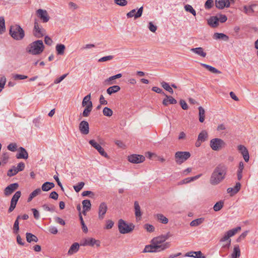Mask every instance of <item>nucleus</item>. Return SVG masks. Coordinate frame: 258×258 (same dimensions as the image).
<instances>
[{"mask_svg":"<svg viewBox=\"0 0 258 258\" xmlns=\"http://www.w3.org/2000/svg\"><path fill=\"white\" fill-rule=\"evenodd\" d=\"M113 55H108L103 56L98 59L99 62H104L112 60L113 58Z\"/></svg>","mask_w":258,"mask_h":258,"instance_id":"nucleus-54","label":"nucleus"},{"mask_svg":"<svg viewBox=\"0 0 258 258\" xmlns=\"http://www.w3.org/2000/svg\"><path fill=\"white\" fill-rule=\"evenodd\" d=\"M208 24L212 28L217 27L219 25V19L217 16H211L207 20Z\"/></svg>","mask_w":258,"mask_h":258,"instance_id":"nucleus-20","label":"nucleus"},{"mask_svg":"<svg viewBox=\"0 0 258 258\" xmlns=\"http://www.w3.org/2000/svg\"><path fill=\"white\" fill-rule=\"evenodd\" d=\"M240 249L238 244L234 245L233 250L231 254V258H238L240 256Z\"/></svg>","mask_w":258,"mask_h":258,"instance_id":"nucleus-28","label":"nucleus"},{"mask_svg":"<svg viewBox=\"0 0 258 258\" xmlns=\"http://www.w3.org/2000/svg\"><path fill=\"white\" fill-rule=\"evenodd\" d=\"M254 6H255V5H252L249 7L244 6L243 7V12L246 14L252 13L254 12L252 7Z\"/></svg>","mask_w":258,"mask_h":258,"instance_id":"nucleus-45","label":"nucleus"},{"mask_svg":"<svg viewBox=\"0 0 258 258\" xmlns=\"http://www.w3.org/2000/svg\"><path fill=\"white\" fill-rule=\"evenodd\" d=\"M18 173V170L16 169L15 166H13L12 168L9 169L7 172V175L9 177H12Z\"/></svg>","mask_w":258,"mask_h":258,"instance_id":"nucleus-47","label":"nucleus"},{"mask_svg":"<svg viewBox=\"0 0 258 258\" xmlns=\"http://www.w3.org/2000/svg\"><path fill=\"white\" fill-rule=\"evenodd\" d=\"M91 99V95L90 94L87 95L83 99L82 105L83 107L87 106H93L92 102L90 100Z\"/></svg>","mask_w":258,"mask_h":258,"instance_id":"nucleus-30","label":"nucleus"},{"mask_svg":"<svg viewBox=\"0 0 258 258\" xmlns=\"http://www.w3.org/2000/svg\"><path fill=\"white\" fill-rule=\"evenodd\" d=\"M56 51L58 55H63L64 53L66 47L62 44H57L55 47Z\"/></svg>","mask_w":258,"mask_h":258,"instance_id":"nucleus-37","label":"nucleus"},{"mask_svg":"<svg viewBox=\"0 0 258 258\" xmlns=\"http://www.w3.org/2000/svg\"><path fill=\"white\" fill-rule=\"evenodd\" d=\"M213 39L216 40L221 39L225 41L229 40V37L226 34L222 33H215L213 36Z\"/></svg>","mask_w":258,"mask_h":258,"instance_id":"nucleus-27","label":"nucleus"},{"mask_svg":"<svg viewBox=\"0 0 258 258\" xmlns=\"http://www.w3.org/2000/svg\"><path fill=\"white\" fill-rule=\"evenodd\" d=\"M17 159H26L28 158V154L26 150L23 147H20L19 149L18 153L16 155Z\"/></svg>","mask_w":258,"mask_h":258,"instance_id":"nucleus-21","label":"nucleus"},{"mask_svg":"<svg viewBox=\"0 0 258 258\" xmlns=\"http://www.w3.org/2000/svg\"><path fill=\"white\" fill-rule=\"evenodd\" d=\"M21 196V192L20 191H17L15 192V194L13 195L11 201L10 206L9 209V212H12L15 208H16L17 203L18 201V200L20 198Z\"/></svg>","mask_w":258,"mask_h":258,"instance_id":"nucleus-10","label":"nucleus"},{"mask_svg":"<svg viewBox=\"0 0 258 258\" xmlns=\"http://www.w3.org/2000/svg\"><path fill=\"white\" fill-rule=\"evenodd\" d=\"M114 3L120 6H125L127 4L126 0H114Z\"/></svg>","mask_w":258,"mask_h":258,"instance_id":"nucleus-62","label":"nucleus"},{"mask_svg":"<svg viewBox=\"0 0 258 258\" xmlns=\"http://www.w3.org/2000/svg\"><path fill=\"white\" fill-rule=\"evenodd\" d=\"M79 218H80V221H81V225H82V229H83V231L84 232L87 233L88 232V228L86 226V225L85 224V223L84 222L83 217H82V215L81 214L79 216Z\"/></svg>","mask_w":258,"mask_h":258,"instance_id":"nucleus-55","label":"nucleus"},{"mask_svg":"<svg viewBox=\"0 0 258 258\" xmlns=\"http://www.w3.org/2000/svg\"><path fill=\"white\" fill-rule=\"evenodd\" d=\"M151 243L154 244V246L159 249L160 251H163L170 246V242H165L161 235L153 238Z\"/></svg>","mask_w":258,"mask_h":258,"instance_id":"nucleus-4","label":"nucleus"},{"mask_svg":"<svg viewBox=\"0 0 258 258\" xmlns=\"http://www.w3.org/2000/svg\"><path fill=\"white\" fill-rule=\"evenodd\" d=\"M162 87L167 91L169 92L171 94L173 93V90L168 83L165 82H162L161 83Z\"/></svg>","mask_w":258,"mask_h":258,"instance_id":"nucleus-41","label":"nucleus"},{"mask_svg":"<svg viewBox=\"0 0 258 258\" xmlns=\"http://www.w3.org/2000/svg\"><path fill=\"white\" fill-rule=\"evenodd\" d=\"M244 169V164L241 161L239 163L238 168L237 171V179L240 180L242 178V171Z\"/></svg>","mask_w":258,"mask_h":258,"instance_id":"nucleus-35","label":"nucleus"},{"mask_svg":"<svg viewBox=\"0 0 258 258\" xmlns=\"http://www.w3.org/2000/svg\"><path fill=\"white\" fill-rule=\"evenodd\" d=\"M17 144L15 143L10 144L8 146V149L11 151L14 152L17 150Z\"/></svg>","mask_w":258,"mask_h":258,"instance_id":"nucleus-63","label":"nucleus"},{"mask_svg":"<svg viewBox=\"0 0 258 258\" xmlns=\"http://www.w3.org/2000/svg\"><path fill=\"white\" fill-rule=\"evenodd\" d=\"M100 241L98 240H96L95 239L93 238H88L85 239L82 245L83 246H93L94 245H96L97 246H100Z\"/></svg>","mask_w":258,"mask_h":258,"instance_id":"nucleus-19","label":"nucleus"},{"mask_svg":"<svg viewBox=\"0 0 258 258\" xmlns=\"http://www.w3.org/2000/svg\"><path fill=\"white\" fill-rule=\"evenodd\" d=\"M6 31L5 19L3 17H0V34H3Z\"/></svg>","mask_w":258,"mask_h":258,"instance_id":"nucleus-42","label":"nucleus"},{"mask_svg":"<svg viewBox=\"0 0 258 258\" xmlns=\"http://www.w3.org/2000/svg\"><path fill=\"white\" fill-rule=\"evenodd\" d=\"M145 158L143 155L133 154L128 157V160L133 163L138 164L143 162Z\"/></svg>","mask_w":258,"mask_h":258,"instance_id":"nucleus-13","label":"nucleus"},{"mask_svg":"<svg viewBox=\"0 0 258 258\" xmlns=\"http://www.w3.org/2000/svg\"><path fill=\"white\" fill-rule=\"evenodd\" d=\"M34 35L37 38L42 37L46 32L45 30L38 24L36 20L34 22Z\"/></svg>","mask_w":258,"mask_h":258,"instance_id":"nucleus-9","label":"nucleus"},{"mask_svg":"<svg viewBox=\"0 0 258 258\" xmlns=\"http://www.w3.org/2000/svg\"><path fill=\"white\" fill-rule=\"evenodd\" d=\"M216 7L219 9L222 10L226 7V0H215Z\"/></svg>","mask_w":258,"mask_h":258,"instance_id":"nucleus-36","label":"nucleus"},{"mask_svg":"<svg viewBox=\"0 0 258 258\" xmlns=\"http://www.w3.org/2000/svg\"><path fill=\"white\" fill-rule=\"evenodd\" d=\"M10 34L13 38L17 40L22 39L25 36L24 31L18 25L11 27Z\"/></svg>","mask_w":258,"mask_h":258,"instance_id":"nucleus-5","label":"nucleus"},{"mask_svg":"<svg viewBox=\"0 0 258 258\" xmlns=\"http://www.w3.org/2000/svg\"><path fill=\"white\" fill-rule=\"evenodd\" d=\"M114 225V222L111 220H107L106 221V225L105 228L106 229H110L112 228Z\"/></svg>","mask_w":258,"mask_h":258,"instance_id":"nucleus-58","label":"nucleus"},{"mask_svg":"<svg viewBox=\"0 0 258 258\" xmlns=\"http://www.w3.org/2000/svg\"><path fill=\"white\" fill-rule=\"evenodd\" d=\"M241 230V227L238 226L232 229H231L226 232H225L223 235V236L220 239V242H224L226 241H229V239H231L230 238L231 237L233 236L234 235L236 234L239 231Z\"/></svg>","mask_w":258,"mask_h":258,"instance_id":"nucleus-8","label":"nucleus"},{"mask_svg":"<svg viewBox=\"0 0 258 258\" xmlns=\"http://www.w3.org/2000/svg\"><path fill=\"white\" fill-rule=\"evenodd\" d=\"M25 165L23 162L19 163L17 166L16 167V169L18 170V172L23 171L25 168Z\"/></svg>","mask_w":258,"mask_h":258,"instance_id":"nucleus-64","label":"nucleus"},{"mask_svg":"<svg viewBox=\"0 0 258 258\" xmlns=\"http://www.w3.org/2000/svg\"><path fill=\"white\" fill-rule=\"evenodd\" d=\"M44 46L42 40H38L31 43L27 47V51L32 55H38L44 50Z\"/></svg>","mask_w":258,"mask_h":258,"instance_id":"nucleus-2","label":"nucleus"},{"mask_svg":"<svg viewBox=\"0 0 258 258\" xmlns=\"http://www.w3.org/2000/svg\"><path fill=\"white\" fill-rule=\"evenodd\" d=\"M89 143L92 147H93L96 150L98 151V152L101 156L106 158L108 157L107 154L105 152L104 149L95 140H90Z\"/></svg>","mask_w":258,"mask_h":258,"instance_id":"nucleus-11","label":"nucleus"},{"mask_svg":"<svg viewBox=\"0 0 258 258\" xmlns=\"http://www.w3.org/2000/svg\"><path fill=\"white\" fill-rule=\"evenodd\" d=\"M248 231H245L243 232L236 239L237 242H240L241 240L244 239L248 234Z\"/></svg>","mask_w":258,"mask_h":258,"instance_id":"nucleus-59","label":"nucleus"},{"mask_svg":"<svg viewBox=\"0 0 258 258\" xmlns=\"http://www.w3.org/2000/svg\"><path fill=\"white\" fill-rule=\"evenodd\" d=\"M241 184L239 182H237L233 188L229 187L227 189L228 194H230L231 196L237 193L240 189Z\"/></svg>","mask_w":258,"mask_h":258,"instance_id":"nucleus-23","label":"nucleus"},{"mask_svg":"<svg viewBox=\"0 0 258 258\" xmlns=\"http://www.w3.org/2000/svg\"><path fill=\"white\" fill-rule=\"evenodd\" d=\"M84 185V182H80L77 185H74V188L76 192H78L82 189Z\"/></svg>","mask_w":258,"mask_h":258,"instance_id":"nucleus-53","label":"nucleus"},{"mask_svg":"<svg viewBox=\"0 0 258 258\" xmlns=\"http://www.w3.org/2000/svg\"><path fill=\"white\" fill-rule=\"evenodd\" d=\"M201 65L212 73H214V74H221V72L220 71L218 70L216 68H215L211 66H210V65H208V64H207L205 63H201Z\"/></svg>","mask_w":258,"mask_h":258,"instance_id":"nucleus-31","label":"nucleus"},{"mask_svg":"<svg viewBox=\"0 0 258 258\" xmlns=\"http://www.w3.org/2000/svg\"><path fill=\"white\" fill-rule=\"evenodd\" d=\"M19 187V184L18 183H14L10 184L7 186L4 189V194L5 196L8 197L11 195Z\"/></svg>","mask_w":258,"mask_h":258,"instance_id":"nucleus-14","label":"nucleus"},{"mask_svg":"<svg viewBox=\"0 0 258 258\" xmlns=\"http://www.w3.org/2000/svg\"><path fill=\"white\" fill-rule=\"evenodd\" d=\"M190 156V154L188 152L178 151L175 154V160L178 164H181Z\"/></svg>","mask_w":258,"mask_h":258,"instance_id":"nucleus-7","label":"nucleus"},{"mask_svg":"<svg viewBox=\"0 0 258 258\" xmlns=\"http://www.w3.org/2000/svg\"><path fill=\"white\" fill-rule=\"evenodd\" d=\"M36 14L38 17L42 21L43 23L47 22L49 19L50 17L48 15L47 12L43 9H38L36 11Z\"/></svg>","mask_w":258,"mask_h":258,"instance_id":"nucleus-12","label":"nucleus"},{"mask_svg":"<svg viewBox=\"0 0 258 258\" xmlns=\"http://www.w3.org/2000/svg\"><path fill=\"white\" fill-rule=\"evenodd\" d=\"M55 186L53 182H45L42 185V190L44 191H47L54 187Z\"/></svg>","mask_w":258,"mask_h":258,"instance_id":"nucleus-33","label":"nucleus"},{"mask_svg":"<svg viewBox=\"0 0 258 258\" xmlns=\"http://www.w3.org/2000/svg\"><path fill=\"white\" fill-rule=\"evenodd\" d=\"M120 90V87L118 85H114L107 88L106 92L109 95L116 93Z\"/></svg>","mask_w":258,"mask_h":258,"instance_id":"nucleus-32","label":"nucleus"},{"mask_svg":"<svg viewBox=\"0 0 258 258\" xmlns=\"http://www.w3.org/2000/svg\"><path fill=\"white\" fill-rule=\"evenodd\" d=\"M83 208L86 209V210H90L91 209V202L88 200H85L82 202Z\"/></svg>","mask_w":258,"mask_h":258,"instance_id":"nucleus-48","label":"nucleus"},{"mask_svg":"<svg viewBox=\"0 0 258 258\" xmlns=\"http://www.w3.org/2000/svg\"><path fill=\"white\" fill-rule=\"evenodd\" d=\"M144 228L148 232H152L155 230L154 227L152 225L149 224H146L144 225Z\"/></svg>","mask_w":258,"mask_h":258,"instance_id":"nucleus-61","label":"nucleus"},{"mask_svg":"<svg viewBox=\"0 0 258 258\" xmlns=\"http://www.w3.org/2000/svg\"><path fill=\"white\" fill-rule=\"evenodd\" d=\"M204 221V218H198L191 221L190 223V226L191 227H196L202 224Z\"/></svg>","mask_w":258,"mask_h":258,"instance_id":"nucleus-38","label":"nucleus"},{"mask_svg":"<svg viewBox=\"0 0 258 258\" xmlns=\"http://www.w3.org/2000/svg\"><path fill=\"white\" fill-rule=\"evenodd\" d=\"M14 80H24L27 79L28 77L25 75L15 74L13 75Z\"/></svg>","mask_w":258,"mask_h":258,"instance_id":"nucleus-60","label":"nucleus"},{"mask_svg":"<svg viewBox=\"0 0 258 258\" xmlns=\"http://www.w3.org/2000/svg\"><path fill=\"white\" fill-rule=\"evenodd\" d=\"M156 217L158 220L163 224H167L168 222V219L161 214H157Z\"/></svg>","mask_w":258,"mask_h":258,"instance_id":"nucleus-43","label":"nucleus"},{"mask_svg":"<svg viewBox=\"0 0 258 258\" xmlns=\"http://www.w3.org/2000/svg\"><path fill=\"white\" fill-rule=\"evenodd\" d=\"M92 109V106H87L85 107V109L83 112V116L84 117H87L89 115L90 112Z\"/></svg>","mask_w":258,"mask_h":258,"instance_id":"nucleus-51","label":"nucleus"},{"mask_svg":"<svg viewBox=\"0 0 258 258\" xmlns=\"http://www.w3.org/2000/svg\"><path fill=\"white\" fill-rule=\"evenodd\" d=\"M210 146L214 151H220L226 146V143L221 139L214 138L210 142Z\"/></svg>","mask_w":258,"mask_h":258,"instance_id":"nucleus-6","label":"nucleus"},{"mask_svg":"<svg viewBox=\"0 0 258 258\" xmlns=\"http://www.w3.org/2000/svg\"><path fill=\"white\" fill-rule=\"evenodd\" d=\"M198 109H199V121L201 122H203L205 120V109L202 106H200Z\"/></svg>","mask_w":258,"mask_h":258,"instance_id":"nucleus-40","label":"nucleus"},{"mask_svg":"<svg viewBox=\"0 0 258 258\" xmlns=\"http://www.w3.org/2000/svg\"><path fill=\"white\" fill-rule=\"evenodd\" d=\"M79 128L82 134L87 135L89 133V125L86 121H82L79 124Z\"/></svg>","mask_w":258,"mask_h":258,"instance_id":"nucleus-18","label":"nucleus"},{"mask_svg":"<svg viewBox=\"0 0 258 258\" xmlns=\"http://www.w3.org/2000/svg\"><path fill=\"white\" fill-rule=\"evenodd\" d=\"M143 11V7L140 8L138 11L136 13V10L134 9L127 13L126 16L127 18L134 17L135 19H137L141 17Z\"/></svg>","mask_w":258,"mask_h":258,"instance_id":"nucleus-16","label":"nucleus"},{"mask_svg":"<svg viewBox=\"0 0 258 258\" xmlns=\"http://www.w3.org/2000/svg\"><path fill=\"white\" fill-rule=\"evenodd\" d=\"M165 96L166 98L162 101V103L164 106H167L169 104H175L177 103V101L172 96H168L166 94Z\"/></svg>","mask_w":258,"mask_h":258,"instance_id":"nucleus-22","label":"nucleus"},{"mask_svg":"<svg viewBox=\"0 0 258 258\" xmlns=\"http://www.w3.org/2000/svg\"><path fill=\"white\" fill-rule=\"evenodd\" d=\"M224 206V202L220 201L217 203H216L214 207H213V210L215 212H218L220 211L223 207Z\"/></svg>","mask_w":258,"mask_h":258,"instance_id":"nucleus-44","label":"nucleus"},{"mask_svg":"<svg viewBox=\"0 0 258 258\" xmlns=\"http://www.w3.org/2000/svg\"><path fill=\"white\" fill-rule=\"evenodd\" d=\"M42 208L44 210L50 212H53L55 210V207L52 205L49 206L47 204H44L42 206Z\"/></svg>","mask_w":258,"mask_h":258,"instance_id":"nucleus-46","label":"nucleus"},{"mask_svg":"<svg viewBox=\"0 0 258 258\" xmlns=\"http://www.w3.org/2000/svg\"><path fill=\"white\" fill-rule=\"evenodd\" d=\"M237 150L242 154L244 161L247 162L249 160V153L246 148L242 145L237 146Z\"/></svg>","mask_w":258,"mask_h":258,"instance_id":"nucleus-17","label":"nucleus"},{"mask_svg":"<svg viewBox=\"0 0 258 258\" xmlns=\"http://www.w3.org/2000/svg\"><path fill=\"white\" fill-rule=\"evenodd\" d=\"M80 245L78 243L75 242L70 247L68 254L69 255H72L75 253H76L79 249Z\"/></svg>","mask_w":258,"mask_h":258,"instance_id":"nucleus-29","label":"nucleus"},{"mask_svg":"<svg viewBox=\"0 0 258 258\" xmlns=\"http://www.w3.org/2000/svg\"><path fill=\"white\" fill-rule=\"evenodd\" d=\"M228 170L227 166L223 163L219 164L213 170L210 181L212 185H217L226 177Z\"/></svg>","mask_w":258,"mask_h":258,"instance_id":"nucleus-1","label":"nucleus"},{"mask_svg":"<svg viewBox=\"0 0 258 258\" xmlns=\"http://www.w3.org/2000/svg\"><path fill=\"white\" fill-rule=\"evenodd\" d=\"M184 9L186 11L192 14L194 16L196 15V11L193 9L191 6L189 5H186L184 6Z\"/></svg>","mask_w":258,"mask_h":258,"instance_id":"nucleus-50","label":"nucleus"},{"mask_svg":"<svg viewBox=\"0 0 258 258\" xmlns=\"http://www.w3.org/2000/svg\"><path fill=\"white\" fill-rule=\"evenodd\" d=\"M103 115L108 117H110L112 115V110L108 107H105L103 110Z\"/></svg>","mask_w":258,"mask_h":258,"instance_id":"nucleus-49","label":"nucleus"},{"mask_svg":"<svg viewBox=\"0 0 258 258\" xmlns=\"http://www.w3.org/2000/svg\"><path fill=\"white\" fill-rule=\"evenodd\" d=\"M19 221H18L17 220H16L14 222V226H13V232L15 234H17L19 231Z\"/></svg>","mask_w":258,"mask_h":258,"instance_id":"nucleus-57","label":"nucleus"},{"mask_svg":"<svg viewBox=\"0 0 258 258\" xmlns=\"http://www.w3.org/2000/svg\"><path fill=\"white\" fill-rule=\"evenodd\" d=\"M107 206L105 202H102L99 206L98 208V218L100 220H102L107 210Z\"/></svg>","mask_w":258,"mask_h":258,"instance_id":"nucleus-15","label":"nucleus"},{"mask_svg":"<svg viewBox=\"0 0 258 258\" xmlns=\"http://www.w3.org/2000/svg\"><path fill=\"white\" fill-rule=\"evenodd\" d=\"M114 76H111L108 79H106L104 81V83L106 85H112L115 83L114 81L115 80V79L114 78Z\"/></svg>","mask_w":258,"mask_h":258,"instance_id":"nucleus-52","label":"nucleus"},{"mask_svg":"<svg viewBox=\"0 0 258 258\" xmlns=\"http://www.w3.org/2000/svg\"><path fill=\"white\" fill-rule=\"evenodd\" d=\"M155 245L151 243L150 245H146L143 252H160L159 249L156 247Z\"/></svg>","mask_w":258,"mask_h":258,"instance_id":"nucleus-24","label":"nucleus"},{"mask_svg":"<svg viewBox=\"0 0 258 258\" xmlns=\"http://www.w3.org/2000/svg\"><path fill=\"white\" fill-rule=\"evenodd\" d=\"M208 138V133L204 130L202 131L199 135L198 139L200 140L201 141L204 142H205L207 139Z\"/></svg>","mask_w":258,"mask_h":258,"instance_id":"nucleus-39","label":"nucleus"},{"mask_svg":"<svg viewBox=\"0 0 258 258\" xmlns=\"http://www.w3.org/2000/svg\"><path fill=\"white\" fill-rule=\"evenodd\" d=\"M134 207H135V214L137 220L141 219V217L142 216V212L141 211V208L139 205V204L138 202L136 201L134 203Z\"/></svg>","mask_w":258,"mask_h":258,"instance_id":"nucleus-25","label":"nucleus"},{"mask_svg":"<svg viewBox=\"0 0 258 258\" xmlns=\"http://www.w3.org/2000/svg\"><path fill=\"white\" fill-rule=\"evenodd\" d=\"M26 235L27 241L29 243H31L32 242H36L38 240V238L35 235L31 233L27 232Z\"/></svg>","mask_w":258,"mask_h":258,"instance_id":"nucleus-34","label":"nucleus"},{"mask_svg":"<svg viewBox=\"0 0 258 258\" xmlns=\"http://www.w3.org/2000/svg\"><path fill=\"white\" fill-rule=\"evenodd\" d=\"M190 51L203 57H206L207 55L206 53L204 51V49L202 47H200L193 48L190 49Z\"/></svg>","mask_w":258,"mask_h":258,"instance_id":"nucleus-26","label":"nucleus"},{"mask_svg":"<svg viewBox=\"0 0 258 258\" xmlns=\"http://www.w3.org/2000/svg\"><path fill=\"white\" fill-rule=\"evenodd\" d=\"M214 5L213 0H207L205 4V8L206 9H210Z\"/></svg>","mask_w":258,"mask_h":258,"instance_id":"nucleus-56","label":"nucleus"},{"mask_svg":"<svg viewBox=\"0 0 258 258\" xmlns=\"http://www.w3.org/2000/svg\"><path fill=\"white\" fill-rule=\"evenodd\" d=\"M135 227L132 223H127L124 220L120 219L118 221L119 232L122 234L131 233Z\"/></svg>","mask_w":258,"mask_h":258,"instance_id":"nucleus-3","label":"nucleus"}]
</instances>
